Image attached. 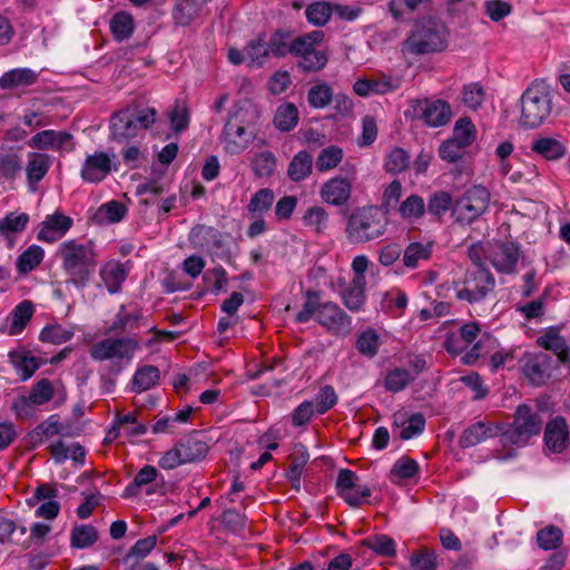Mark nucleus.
Instances as JSON below:
<instances>
[{"label":"nucleus","instance_id":"f257e3e1","mask_svg":"<svg viewBox=\"0 0 570 570\" xmlns=\"http://www.w3.org/2000/svg\"><path fill=\"white\" fill-rule=\"evenodd\" d=\"M66 283L77 289L87 287L98 265V253L91 240L79 238L60 243L56 250Z\"/></svg>","mask_w":570,"mask_h":570},{"label":"nucleus","instance_id":"f03ea898","mask_svg":"<svg viewBox=\"0 0 570 570\" xmlns=\"http://www.w3.org/2000/svg\"><path fill=\"white\" fill-rule=\"evenodd\" d=\"M552 91L544 81H533L520 98L519 125L534 129L543 125L552 114Z\"/></svg>","mask_w":570,"mask_h":570},{"label":"nucleus","instance_id":"7ed1b4c3","mask_svg":"<svg viewBox=\"0 0 570 570\" xmlns=\"http://www.w3.org/2000/svg\"><path fill=\"white\" fill-rule=\"evenodd\" d=\"M386 215L376 206L358 207L348 216L345 236L351 244H364L385 235Z\"/></svg>","mask_w":570,"mask_h":570},{"label":"nucleus","instance_id":"20e7f679","mask_svg":"<svg viewBox=\"0 0 570 570\" xmlns=\"http://www.w3.org/2000/svg\"><path fill=\"white\" fill-rule=\"evenodd\" d=\"M154 107L127 106L110 117V136L118 142H125L140 135L156 121Z\"/></svg>","mask_w":570,"mask_h":570},{"label":"nucleus","instance_id":"39448f33","mask_svg":"<svg viewBox=\"0 0 570 570\" xmlns=\"http://www.w3.org/2000/svg\"><path fill=\"white\" fill-rule=\"evenodd\" d=\"M448 27L439 20L423 21L404 41L403 49L412 55L441 52L448 47Z\"/></svg>","mask_w":570,"mask_h":570},{"label":"nucleus","instance_id":"423d86ee","mask_svg":"<svg viewBox=\"0 0 570 570\" xmlns=\"http://www.w3.org/2000/svg\"><path fill=\"white\" fill-rule=\"evenodd\" d=\"M495 287L493 274L480 262L466 271L464 278L453 283L455 297L469 304L483 302Z\"/></svg>","mask_w":570,"mask_h":570},{"label":"nucleus","instance_id":"0eeeda50","mask_svg":"<svg viewBox=\"0 0 570 570\" xmlns=\"http://www.w3.org/2000/svg\"><path fill=\"white\" fill-rule=\"evenodd\" d=\"M542 424L543 421L538 410L528 404H521L514 412L512 423L501 432V443L524 446L531 438L540 434Z\"/></svg>","mask_w":570,"mask_h":570},{"label":"nucleus","instance_id":"6e6552de","mask_svg":"<svg viewBox=\"0 0 570 570\" xmlns=\"http://www.w3.org/2000/svg\"><path fill=\"white\" fill-rule=\"evenodd\" d=\"M140 350L139 341L131 336L108 337L90 347V357L96 362L111 361L120 371L130 364L135 353Z\"/></svg>","mask_w":570,"mask_h":570},{"label":"nucleus","instance_id":"1a4fd4ad","mask_svg":"<svg viewBox=\"0 0 570 570\" xmlns=\"http://www.w3.org/2000/svg\"><path fill=\"white\" fill-rule=\"evenodd\" d=\"M490 200L487 187L473 185L454 200L452 216L460 225H471L488 212Z\"/></svg>","mask_w":570,"mask_h":570},{"label":"nucleus","instance_id":"9d476101","mask_svg":"<svg viewBox=\"0 0 570 570\" xmlns=\"http://www.w3.org/2000/svg\"><path fill=\"white\" fill-rule=\"evenodd\" d=\"M249 110L237 108L233 110L223 130L222 142L226 153L239 155L255 137L254 130L249 127Z\"/></svg>","mask_w":570,"mask_h":570},{"label":"nucleus","instance_id":"9b49d317","mask_svg":"<svg viewBox=\"0 0 570 570\" xmlns=\"http://www.w3.org/2000/svg\"><path fill=\"white\" fill-rule=\"evenodd\" d=\"M551 361L543 352L524 353L520 360L522 373L532 385L541 386L551 376Z\"/></svg>","mask_w":570,"mask_h":570},{"label":"nucleus","instance_id":"f8f14e48","mask_svg":"<svg viewBox=\"0 0 570 570\" xmlns=\"http://www.w3.org/2000/svg\"><path fill=\"white\" fill-rule=\"evenodd\" d=\"M317 322L331 334L345 336L351 331V317L335 303L325 302L318 307Z\"/></svg>","mask_w":570,"mask_h":570},{"label":"nucleus","instance_id":"ddd939ff","mask_svg":"<svg viewBox=\"0 0 570 570\" xmlns=\"http://www.w3.org/2000/svg\"><path fill=\"white\" fill-rule=\"evenodd\" d=\"M114 157L115 155L110 156L105 151L87 155L80 169L81 179L88 184H99L105 180L112 169L116 170L112 164Z\"/></svg>","mask_w":570,"mask_h":570},{"label":"nucleus","instance_id":"4468645a","mask_svg":"<svg viewBox=\"0 0 570 570\" xmlns=\"http://www.w3.org/2000/svg\"><path fill=\"white\" fill-rule=\"evenodd\" d=\"M73 219L59 210L47 215L39 225L37 238L45 243H55L61 239L72 227Z\"/></svg>","mask_w":570,"mask_h":570},{"label":"nucleus","instance_id":"2eb2a0df","mask_svg":"<svg viewBox=\"0 0 570 570\" xmlns=\"http://www.w3.org/2000/svg\"><path fill=\"white\" fill-rule=\"evenodd\" d=\"M320 194L325 203L333 206H343L351 197L352 184L345 177L335 176L323 184Z\"/></svg>","mask_w":570,"mask_h":570},{"label":"nucleus","instance_id":"dca6fc26","mask_svg":"<svg viewBox=\"0 0 570 570\" xmlns=\"http://www.w3.org/2000/svg\"><path fill=\"white\" fill-rule=\"evenodd\" d=\"M543 441L548 450L553 453H561L567 449L569 429L564 417L556 416L547 423Z\"/></svg>","mask_w":570,"mask_h":570},{"label":"nucleus","instance_id":"f3484780","mask_svg":"<svg viewBox=\"0 0 570 570\" xmlns=\"http://www.w3.org/2000/svg\"><path fill=\"white\" fill-rule=\"evenodd\" d=\"M142 318L141 309L134 308L129 311L126 305H120L110 325L106 328V333L116 335L130 334L140 327Z\"/></svg>","mask_w":570,"mask_h":570},{"label":"nucleus","instance_id":"a211bd4d","mask_svg":"<svg viewBox=\"0 0 570 570\" xmlns=\"http://www.w3.org/2000/svg\"><path fill=\"white\" fill-rule=\"evenodd\" d=\"M128 274L129 267L126 264L114 259L106 262L99 271V276L109 294L120 292Z\"/></svg>","mask_w":570,"mask_h":570},{"label":"nucleus","instance_id":"6ab92c4d","mask_svg":"<svg viewBox=\"0 0 570 570\" xmlns=\"http://www.w3.org/2000/svg\"><path fill=\"white\" fill-rule=\"evenodd\" d=\"M501 435L500 428L491 422H476L466 428L460 436L461 448L474 446L488 439Z\"/></svg>","mask_w":570,"mask_h":570},{"label":"nucleus","instance_id":"aec40b11","mask_svg":"<svg viewBox=\"0 0 570 570\" xmlns=\"http://www.w3.org/2000/svg\"><path fill=\"white\" fill-rule=\"evenodd\" d=\"M420 116L428 126L441 127L450 121L452 112L444 100H425L420 108Z\"/></svg>","mask_w":570,"mask_h":570},{"label":"nucleus","instance_id":"412c9836","mask_svg":"<svg viewBox=\"0 0 570 570\" xmlns=\"http://www.w3.org/2000/svg\"><path fill=\"white\" fill-rule=\"evenodd\" d=\"M537 344L543 350L553 352L561 363L570 362V347L558 328L549 327L537 338Z\"/></svg>","mask_w":570,"mask_h":570},{"label":"nucleus","instance_id":"4be33fe9","mask_svg":"<svg viewBox=\"0 0 570 570\" xmlns=\"http://www.w3.org/2000/svg\"><path fill=\"white\" fill-rule=\"evenodd\" d=\"M52 165V158L42 153H29L26 166V177L28 185L32 190H36L37 185L47 175Z\"/></svg>","mask_w":570,"mask_h":570},{"label":"nucleus","instance_id":"5701e85b","mask_svg":"<svg viewBox=\"0 0 570 570\" xmlns=\"http://www.w3.org/2000/svg\"><path fill=\"white\" fill-rule=\"evenodd\" d=\"M71 135L66 131H56L52 129L42 130L37 132L28 141V146L33 149L40 150H59L70 139Z\"/></svg>","mask_w":570,"mask_h":570},{"label":"nucleus","instance_id":"b1692460","mask_svg":"<svg viewBox=\"0 0 570 570\" xmlns=\"http://www.w3.org/2000/svg\"><path fill=\"white\" fill-rule=\"evenodd\" d=\"M61 431L62 424L60 423L59 416L57 414H52L31 430L27 434L26 440L27 443L35 449L46 440L60 434Z\"/></svg>","mask_w":570,"mask_h":570},{"label":"nucleus","instance_id":"393cba45","mask_svg":"<svg viewBox=\"0 0 570 570\" xmlns=\"http://www.w3.org/2000/svg\"><path fill=\"white\" fill-rule=\"evenodd\" d=\"M531 150L547 160H558L567 154V145L556 137H538L531 142Z\"/></svg>","mask_w":570,"mask_h":570},{"label":"nucleus","instance_id":"a878e982","mask_svg":"<svg viewBox=\"0 0 570 570\" xmlns=\"http://www.w3.org/2000/svg\"><path fill=\"white\" fill-rule=\"evenodd\" d=\"M22 171V158L16 150L0 151V186L12 184Z\"/></svg>","mask_w":570,"mask_h":570},{"label":"nucleus","instance_id":"bb28decb","mask_svg":"<svg viewBox=\"0 0 570 570\" xmlns=\"http://www.w3.org/2000/svg\"><path fill=\"white\" fill-rule=\"evenodd\" d=\"M519 257V247L513 243H504L493 254L492 265L500 273L511 274L515 271Z\"/></svg>","mask_w":570,"mask_h":570},{"label":"nucleus","instance_id":"cd10ccee","mask_svg":"<svg viewBox=\"0 0 570 570\" xmlns=\"http://www.w3.org/2000/svg\"><path fill=\"white\" fill-rule=\"evenodd\" d=\"M394 425L400 428V438L410 440L420 435L425 429V417L421 413H413L406 416L405 413L397 412L393 415Z\"/></svg>","mask_w":570,"mask_h":570},{"label":"nucleus","instance_id":"c85d7f7f","mask_svg":"<svg viewBox=\"0 0 570 570\" xmlns=\"http://www.w3.org/2000/svg\"><path fill=\"white\" fill-rule=\"evenodd\" d=\"M360 481V476L350 469H341L338 471L335 490L340 498H342L350 507H358V497L352 495V490Z\"/></svg>","mask_w":570,"mask_h":570},{"label":"nucleus","instance_id":"c756f323","mask_svg":"<svg viewBox=\"0 0 570 570\" xmlns=\"http://www.w3.org/2000/svg\"><path fill=\"white\" fill-rule=\"evenodd\" d=\"M160 380V371L154 365H144L136 370L131 379V391L140 394L156 386Z\"/></svg>","mask_w":570,"mask_h":570},{"label":"nucleus","instance_id":"7c9ffc66","mask_svg":"<svg viewBox=\"0 0 570 570\" xmlns=\"http://www.w3.org/2000/svg\"><path fill=\"white\" fill-rule=\"evenodd\" d=\"M313 169V157L306 150H301L291 159L287 167V176L292 181L298 183L306 179Z\"/></svg>","mask_w":570,"mask_h":570},{"label":"nucleus","instance_id":"2f4dec72","mask_svg":"<svg viewBox=\"0 0 570 570\" xmlns=\"http://www.w3.org/2000/svg\"><path fill=\"white\" fill-rule=\"evenodd\" d=\"M38 79V73L29 68H17L4 72L0 77V87L2 89H12L21 86L33 85Z\"/></svg>","mask_w":570,"mask_h":570},{"label":"nucleus","instance_id":"473e14b6","mask_svg":"<svg viewBox=\"0 0 570 570\" xmlns=\"http://www.w3.org/2000/svg\"><path fill=\"white\" fill-rule=\"evenodd\" d=\"M202 10L203 7L193 0H176L173 9L174 22L176 26L187 27L198 18Z\"/></svg>","mask_w":570,"mask_h":570},{"label":"nucleus","instance_id":"72a5a7b5","mask_svg":"<svg viewBox=\"0 0 570 570\" xmlns=\"http://www.w3.org/2000/svg\"><path fill=\"white\" fill-rule=\"evenodd\" d=\"M298 119L297 107L293 102H284L277 107L273 121L278 130L287 132L297 126Z\"/></svg>","mask_w":570,"mask_h":570},{"label":"nucleus","instance_id":"f704fd0d","mask_svg":"<svg viewBox=\"0 0 570 570\" xmlns=\"http://www.w3.org/2000/svg\"><path fill=\"white\" fill-rule=\"evenodd\" d=\"M120 430H124L128 435L138 436L145 434L147 428L137 422L135 413L128 412L117 416L115 425L108 432L109 438L116 439Z\"/></svg>","mask_w":570,"mask_h":570},{"label":"nucleus","instance_id":"c9c22d12","mask_svg":"<svg viewBox=\"0 0 570 570\" xmlns=\"http://www.w3.org/2000/svg\"><path fill=\"white\" fill-rule=\"evenodd\" d=\"M365 285L361 279H352L342 293V301L351 312H360L365 303Z\"/></svg>","mask_w":570,"mask_h":570},{"label":"nucleus","instance_id":"e433bc0d","mask_svg":"<svg viewBox=\"0 0 570 570\" xmlns=\"http://www.w3.org/2000/svg\"><path fill=\"white\" fill-rule=\"evenodd\" d=\"M35 306L30 301L20 302L10 313V335L20 334L32 318Z\"/></svg>","mask_w":570,"mask_h":570},{"label":"nucleus","instance_id":"4c0bfd02","mask_svg":"<svg viewBox=\"0 0 570 570\" xmlns=\"http://www.w3.org/2000/svg\"><path fill=\"white\" fill-rule=\"evenodd\" d=\"M177 446L181 453L185 464L202 460L208 451L206 442L198 440L195 436H189L178 442Z\"/></svg>","mask_w":570,"mask_h":570},{"label":"nucleus","instance_id":"58836bf2","mask_svg":"<svg viewBox=\"0 0 570 570\" xmlns=\"http://www.w3.org/2000/svg\"><path fill=\"white\" fill-rule=\"evenodd\" d=\"M400 216L410 223L420 220L426 213L424 199L419 195H410L399 206Z\"/></svg>","mask_w":570,"mask_h":570},{"label":"nucleus","instance_id":"ea45409f","mask_svg":"<svg viewBox=\"0 0 570 570\" xmlns=\"http://www.w3.org/2000/svg\"><path fill=\"white\" fill-rule=\"evenodd\" d=\"M433 244L413 242L403 253V264L409 268H416L421 261H428L432 254Z\"/></svg>","mask_w":570,"mask_h":570},{"label":"nucleus","instance_id":"a19ab883","mask_svg":"<svg viewBox=\"0 0 570 570\" xmlns=\"http://www.w3.org/2000/svg\"><path fill=\"white\" fill-rule=\"evenodd\" d=\"M324 38L322 31L315 30L303 36L296 37L292 45V55L298 59H303L308 52L317 49V46Z\"/></svg>","mask_w":570,"mask_h":570},{"label":"nucleus","instance_id":"79ce46f5","mask_svg":"<svg viewBox=\"0 0 570 570\" xmlns=\"http://www.w3.org/2000/svg\"><path fill=\"white\" fill-rule=\"evenodd\" d=\"M29 219V215L26 213H8L0 218V236L10 238L12 234L22 233L27 228Z\"/></svg>","mask_w":570,"mask_h":570},{"label":"nucleus","instance_id":"37998d69","mask_svg":"<svg viewBox=\"0 0 570 570\" xmlns=\"http://www.w3.org/2000/svg\"><path fill=\"white\" fill-rule=\"evenodd\" d=\"M45 250L39 245H31L23 250L17 258V269L20 274H28L37 268L43 261Z\"/></svg>","mask_w":570,"mask_h":570},{"label":"nucleus","instance_id":"c03bdc74","mask_svg":"<svg viewBox=\"0 0 570 570\" xmlns=\"http://www.w3.org/2000/svg\"><path fill=\"white\" fill-rule=\"evenodd\" d=\"M98 538V531L94 525H76L70 533V546L76 549H86L94 546Z\"/></svg>","mask_w":570,"mask_h":570},{"label":"nucleus","instance_id":"a18cd8bd","mask_svg":"<svg viewBox=\"0 0 570 570\" xmlns=\"http://www.w3.org/2000/svg\"><path fill=\"white\" fill-rule=\"evenodd\" d=\"M127 214L126 206L118 200H110L102 204L95 214V219L98 223H119Z\"/></svg>","mask_w":570,"mask_h":570},{"label":"nucleus","instance_id":"49530a36","mask_svg":"<svg viewBox=\"0 0 570 570\" xmlns=\"http://www.w3.org/2000/svg\"><path fill=\"white\" fill-rule=\"evenodd\" d=\"M10 358L21 381L29 380L39 368L37 357L28 353H10Z\"/></svg>","mask_w":570,"mask_h":570},{"label":"nucleus","instance_id":"de8ad7c7","mask_svg":"<svg viewBox=\"0 0 570 570\" xmlns=\"http://www.w3.org/2000/svg\"><path fill=\"white\" fill-rule=\"evenodd\" d=\"M343 149L336 145L323 148L316 158V169L320 173H326L336 168L343 160Z\"/></svg>","mask_w":570,"mask_h":570},{"label":"nucleus","instance_id":"09e8293b","mask_svg":"<svg viewBox=\"0 0 570 570\" xmlns=\"http://www.w3.org/2000/svg\"><path fill=\"white\" fill-rule=\"evenodd\" d=\"M134 28L132 17L125 11L115 13L110 20V31L117 41L128 39L132 35Z\"/></svg>","mask_w":570,"mask_h":570},{"label":"nucleus","instance_id":"8fccbe9b","mask_svg":"<svg viewBox=\"0 0 570 570\" xmlns=\"http://www.w3.org/2000/svg\"><path fill=\"white\" fill-rule=\"evenodd\" d=\"M454 200L448 191H435L428 200L426 212L435 217H443L451 208L453 209Z\"/></svg>","mask_w":570,"mask_h":570},{"label":"nucleus","instance_id":"3c124183","mask_svg":"<svg viewBox=\"0 0 570 570\" xmlns=\"http://www.w3.org/2000/svg\"><path fill=\"white\" fill-rule=\"evenodd\" d=\"M277 165L276 156L271 150L257 153L252 159V168L255 176L263 178L274 174Z\"/></svg>","mask_w":570,"mask_h":570},{"label":"nucleus","instance_id":"603ef678","mask_svg":"<svg viewBox=\"0 0 570 570\" xmlns=\"http://www.w3.org/2000/svg\"><path fill=\"white\" fill-rule=\"evenodd\" d=\"M333 99V89L326 82H318L312 86L307 92V101L312 108L323 109L327 107Z\"/></svg>","mask_w":570,"mask_h":570},{"label":"nucleus","instance_id":"864d4df0","mask_svg":"<svg viewBox=\"0 0 570 570\" xmlns=\"http://www.w3.org/2000/svg\"><path fill=\"white\" fill-rule=\"evenodd\" d=\"M381 341L377 332L373 328L363 331L356 341L357 351L368 358L374 357L380 348Z\"/></svg>","mask_w":570,"mask_h":570},{"label":"nucleus","instance_id":"5fc2aeb1","mask_svg":"<svg viewBox=\"0 0 570 570\" xmlns=\"http://www.w3.org/2000/svg\"><path fill=\"white\" fill-rule=\"evenodd\" d=\"M293 40L291 33L277 30L267 41L269 55L281 58L287 53L292 55Z\"/></svg>","mask_w":570,"mask_h":570},{"label":"nucleus","instance_id":"6e6d98bb","mask_svg":"<svg viewBox=\"0 0 570 570\" xmlns=\"http://www.w3.org/2000/svg\"><path fill=\"white\" fill-rule=\"evenodd\" d=\"M159 471L154 465H144L135 475L134 480L126 487V495H135L144 485H148L157 480Z\"/></svg>","mask_w":570,"mask_h":570},{"label":"nucleus","instance_id":"4d7b16f0","mask_svg":"<svg viewBox=\"0 0 570 570\" xmlns=\"http://www.w3.org/2000/svg\"><path fill=\"white\" fill-rule=\"evenodd\" d=\"M75 332L60 324H50L45 326L39 335L43 343L62 344L72 338Z\"/></svg>","mask_w":570,"mask_h":570},{"label":"nucleus","instance_id":"13d9d810","mask_svg":"<svg viewBox=\"0 0 570 570\" xmlns=\"http://www.w3.org/2000/svg\"><path fill=\"white\" fill-rule=\"evenodd\" d=\"M333 14V8L328 2L318 1L309 4L305 10V16L309 23L323 27Z\"/></svg>","mask_w":570,"mask_h":570},{"label":"nucleus","instance_id":"bf43d9fd","mask_svg":"<svg viewBox=\"0 0 570 570\" xmlns=\"http://www.w3.org/2000/svg\"><path fill=\"white\" fill-rule=\"evenodd\" d=\"M245 55L252 66H263L269 57L268 45L263 37L259 36L247 43Z\"/></svg>","mask_w":570,"mask_h":570},{"label":"nucleus","instance_id":"052dcab7","mask_svg":"<svg viewBox=\"0 0 570 570\" xmlns=\"http://www.w3.org/2000/svg\"><path fill=\"white\" fill-rule=\"evenodd\" d=\"M454 141L468 148L475 140V126L471 119L464 117L460 118L454 126L453 135L451 137Z\"/></svg>","mask_w":570,"mask_h":570},{"label":"nucleus","instance_id":"680f3d73","mask_svg":"<svg viewBox=\"0 0 570 570\" xmlns=\"http://www.w3.org/2000/svg\"><path fill=\"white\" fill-rule=\"evenodd\" d=\"M168 120L170 128L175 132H181L189 126V110L185 102L177 100L173 108L168 111Z\"/></svg>","mask_w":570,"mask_h":570},{"label":"nucleus","instance_id":"e2e57ef3","mask_svg":"<svg viewBox=\"0 0 570 570\" xmlns=\"http://www.w3.org/2000/svg\"><path fill=\"white\" fill-rule=\"evenodd\" d=\"M419 473V463L410 458L403 456L399 459L390 473V479L392 482L399 480H409L414 478Z\"/></svg>","mask_w":570,"mask_h":570},{"label":"nucleus","instance_id":"0e129e2a","mask_svg":"<svg viewBox=\"0 0 570 570\" xmlns=\"http://www.w3.org/2000/svg\"><path fill=\"white\" fill-rule=\"evenodd\" d=\"M364 544L380 556L393 557L396 553L395 541L387 534H376L364 540Z\"/></svg>","mask_w":570,"mask_h":570},{"label":"nucleus","instance_id":"69168bd1","mask_svg":"<svg viewBox=\"0 0 570 570\" xmlns=\"http://www.w3.org/2000/svg\"><path fill=\"white\" fill-rule=\"evenodd\" d=\"M411 381L413 377L407 370L396 367L386 373L384 386L387 391L396 393L403 391Z\"/></svg>","mask_w":570,"mask_h":570},{"label":"nucleus","instance_id":"338daca9","mask_svg":"<svg viewBox=\"0 0 570 570\" xmlns=\"http://www.w3.org/2000/svg\"><path fill=\"white\" fill-rule=\"evenodd\" d=\"M156 535H149L147 538L139 539L128 551L127 556L125 557V562L128 566L135 561L140 562V560H142L150 553V551L156 547Z\"/></svg>","mask_w":570,"mask_h":570},{"label":"nucleus","instance_id":"774afa93","mask_svg":"<svg viewBox=\"0 0 570 570\" xmlns=\"http://www.w3.org/2000/svg\"><path fill=\"white\" fill-rule=\"evenodd\" d=\"M327 61L326 52L317 48L304 56L303 59H298L297 67L304 72H316L322 70Z\"/></svg>","mask_w":570,"mask_h":570}]
</instances>
